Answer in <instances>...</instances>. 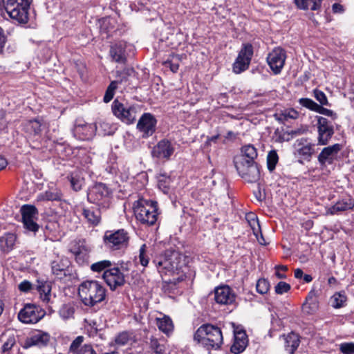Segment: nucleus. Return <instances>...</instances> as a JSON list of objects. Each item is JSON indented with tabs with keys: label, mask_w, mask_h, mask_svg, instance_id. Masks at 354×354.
Returning a JSON list of instances; mask_svg holds the SVG:
<instances>
[{
	"label": "nucleus",
	"mask_w": 354,
	"mask_h": 354,
	"mask_svg": "<svg viewBox=\"0 0 354 354\" xmlns=\"http://www.w3.org/2000/svg\"><path fill=\"white\" fill-rule=\"evenodd\" d=\"M194 340L208 351L221 348L223 338L220 328L206 324L201 326L194 335Z\"/></svg>",
	"instance_id": "1"
},
{
	"label": "nucleus",
	"mask_w": 354,
	"mask_h": 354,
	"mask_svg": "<svg viewBox=\"0 0 354 354\" xmlns=\"http://www.w3.org/2000/svg\"><path fill=\"white\" fill-rule=\"evenodd\" d=\"M106 288L95 280L83 281L78 288V294L82 303L87 306H94L106 298Z\"/></svg>",
	"instance_id": "2"
},
{
	"label": "nucleus",
	"mask_w": 354,
	"mask_h": 354,
	"mask_svg": "<svg viewBox=\"0 0 354 354\" xmlns=\"http://www.w3.org/2000/svg\"><path fill=\"white\" fill-rule=\"evenodd\" d=\"M133 208L136 218L140 223L153 225L156 223L158 216L156 201L139 198L134 202Z\"/></svg>",
	"instance_id": "3"
},
{
	"label": "nucleus",
	"mask_w": 354,
	"mask_h": 354,
	"mask_svg": "<svg viewBox=\"0 0 354 354\" xmlns=\"http://www.w3.org/2000/svg\"><path fill=\"white\" fill-rule=\"evenodd\" d=\"M183 256L176 250H166L164 254L156 258L153 263L161 274L174 272L180 268Z\"/></svg>",
	"instance_id": "4"
},
{
	"label": "nucleus",
	"mask_w": 354,
	"mask_h": 354,
	"mask_svg": "<svg viewBox=\"0 0 354 354\" xmlns=\"http://www.w3.org/2000/svg\"><path fill=\"white\" fill-rule=\"evenodd\" d=\"M30 3L28 0H6L5 9L12 19L19 24L28 21Z\"/></svg>",
	"instance_id": "5"
},
{
	"label": "nucleus",
	"mask_w": 354,
	"mask_h": 354,
	"mask_svg": "<svg viewBox=\"0 0 354 354\" xmlns=\"http://www.w3.org/2000/svg\"><path fill=\"white\" fill-rule=\"evenodd\" d=\"M234 162L239 176L248 183H254L261 178L260 169L256 162L249 163L242 157H235Z\"/></svg>",
	"instance_id": "6"
},
{
	"label": "nucleus",
	"mask_w": 354,
	"mask_h": 354,
	"mask_svg": "<svg viewBox=\"0 0 354 354\" xmlns=\"http://www.w3.org/2000/svg\"><path fill=\"white\" fill-rule=\"evenodd\" d=\"M88 201L102 208H107L110 204L111 193L103 183L93 185L87 194Z\"/></svg>",
	"instance_id": "7"
},
{
	"label": "nucleus",
	"mask_w": 354,
	"mask_h": 354,
	"mask_svg": "<svg viewBox=\"0 0 354 354\" xmlns=\"http://www.w3.org/2000/svg\"><path fill=\"white\" fill-rule=\"evenodd\" d=\"M129 240V234L123 229L115 231L108 230L103 236L104 245L112 250H120L127 248Z\"/></svg>",
	"instance_id": "8"
},
{
	"label": "nucleus",
	"mask_w": 354,
	"mask_h": 354,
	"mask_svg": "<svg viewBox=\"0 0 354 354\" xmlns=\"http://www.w3.org/2000/svg\"><path fill=\"white\" fill-rule=\"evenodd\" d=\"M45 315L42 309L32 304H26L18 314V319L24 324H35Z\"/></svg>",
	"instance_id": "9"
},
{
	"label": "nucleus",
	"mask_w": 354,
	"mask_h": 354,
	"mask_svg": "<svg viewBox=\"0 0 354 354\" xmlns=\"http://www.w3.org/2000/svg\"><path fill=\"white\" fill-rule=\"evenodd\" d=\"M108 124L100 122L99 127L95 124L84 123L82 121L77 122L73 129V135L75 138L81 140H86L91 139L95 132L100 130V128L106 127Z\"/></svg>",
	"instance_id": "10"
},
{
	"label": "nucleus",
	"mask_w": 354,
	"mask_h": 354,
	"mask_svg": "<svg viewBox=\"0 0 354 354\" xmlns=\"http://www.w3.org/2000/svg\"><path fill=\"white\" fill-rule=\"evenodd\" d=\"M252 55V46L250 44H243L233 64V71L239 74L247 70L250 64Z\"/></svg>",
	"instance_id": "11"
},
{
	"label": "nucleus",
	"mask_w": 354,
	"mask_h": 354,
	"mask_svg": "<svg viewBox=\"0 0 354 354\" xmlns=\"http://www.w3.org/2000/svg\"><path fill=\"white\" fill-rule=\"evenodd\" d=\"M316 118L317 120L318 143L321 145H326L334 134L333 125L328 119L324 117L317 116Z\"/></svg>",
	"instance_id": "12"
},
{
	"label": "nucleus",
	"mask_w": 354,
	"mask_h": 354,
	"mask_svg": "<svg viewBox=\"0 0 354 354\" xmlns=\"http://www.w3.org/2000/svg\"><path fill=\"white\" fill-rule=\"evenodd\" d=\"M157 120L149 113H145L140 118L137 129L142 133V137L147 138L151 136L156 131Z\"/></svg>",
	"instance_id": "13"
},
{
	"label": "nucleus",
	"mask_w": 354,
	"mask_h": 354,
	"mask_svg": "<svg viewBox=\"0 0 354 354\" xmlns=\"http://www.w3.org/2000/svg\"><path fill=\"white\" fill-rule=\"evenodd\" d=\"M113 114L123 122L132 124L136 118V109L133 106L125 107L118 100H115L112 105Z\"/></svg>",
	"instance_id": "14"
},
{
	"label": "nucleus",
	"mask_w": 354,
	"mask_h": 354,
	"mask_svg": "<svg viewBox=\"0 0 354 354\" xmlns=\"http://www.w3.org/2000/svg\"><path fill=\"white\" fill-rule=\"evenodd\" d=\"M286 59V51L281 48H275L267 57V62L274 74L281 73Z\"/></svg>",
	"instance_id": "15"
},
{
	"label": "nucleus",
	"mask_w": 354,
	"mask_h": 354,
	"mask_svg": "<svg viewBox=\"0 0 354 354\" xmlns=\"http://www.w3.org/2000/svg\"><path fill=\"white\" fill-rule=\"evenodd\" d=\"M103 279L111 290L122 286L125 283L124 272H120L117 268L111 267L103 273Z\"/></svg>",
	"instance_id": "16"
},
{
	"label": "nucleus",
	"mask_w": 354,
	"mask_h": 354,
	"mask_svg": "<svg viewBox=\"0 0 354 354\" xmlns=\"http://www.w3.org/2000/svg\"><path fill=\"white\" fill-rule=\"evenodd\" d=\"M315 145L310 142L308 140L301 138L297 140L295 144V154L299 156L304 160L309 161L315 153Z\"/></svg>",
	"instance_id": "17"
},
{
	"label": "nucleus",
	"mask_w": 354,
	"mask_h": 354,
	"mask_svg": "<svg viewBox=\"0 0 354 354\" xmlns=\"http://www.w3.org/2000/svg\"><path fill=\"white\" fill-rule=\"evenodd\" d=\"M174 152L173 144L168 140L159 141L153 148L152 156L158 158L169 159Z\"/></svg>",
	"instance_id": "18"
},
{
	"label": "nucleus",
	"mask_w": 354,
	"mask_h": 354,
	"mask_svg": "<svg viewBox=\"0 0 354 354\" xmlns=\"http://www.w3.org/2000/svg\"><path fill=\"white\" fill-rule=\"evenodd\" d=\"M50 339V335L48 333L43 330H35L26 338L25 346H44L48 344Z\"/></svg>",
	"instance_id": "19"
},
{
	"label": "nucleus",
	"mask_w": 354,
	"mask_h": 354,
	"mask_svg": "<svg viewBox=\"0 0 354 354\" xmlns=\"http://www.w3.org/2000/svg\"><path fill=\"white\" fill-rule=\"evenodd\" d=\"M341 149L342 146L339 144H335L324 148L318 156L319 162L322 166L326 164H332Z\"/></svg>",
	"instance_id": "20"
},
{
	"label": "nucleus",
	"mask_w": 354,
	"mask_h": 354,
	"mask_svg": "<svg viewBox=\"0 0 354 354\" xmlns=\"http://www.w3.org/2000/svg\"><path fill=\"white\" fill-rule=\"evenodd\" d=\"M215 301L216 303L228 305L235 301V295L231 288L227 286L218 287L215 290Z\"/></svg>",
	"instance_id": "21"
},
{
	"label": "nucleus",
	"mask_w": 354,
	"mask_h": 354,
	"mask_svg": "<svg viewBox=\"0 0 354 354\" xmlns=\"http://www.w3.org/2000/svg\"><path fill=\"white\" fill-rule=\"evenodd\" d=\"M83 336L77 337L71 343L68 354H96L90 344H82Z\"/></svg>",
	"instance_id": "22"
},
{
	"label": "nucleus",
	"mask_w": 354,
	"mask_h": 354,
	"mask_svg": "<svg viewBox=\"0 0 354 354\" xmlns=\"http://www.w3.org/2000/svg\"><path fill=\"white\" fill-rule=\"evenodd\" d=\"M1 341L3 344L1 346V352L3 354H17L19 347L16 344V339L14 335L10 333H5L1 335Z\"/></svg>",
	"instance_id": "23"
},
{
	"label": "nucleus",
	"mask_w": 354,
	"mask_h": 354,
	"mask_svg": "<svg viewBox=\"0 0 354 354\" xmlns=\"http://www.w3.org/2000/svg\"><path fill=\"white\" fill-rule=\"evenodd\" d=\"M24 130L29 138L38 140L41 135L42 124L37 118L28 120L24 124Z\"/></svg>",
	"instance_id": "24"
},
{
	"label": "nucleus",
	"mask_w": 354,
	"mask_h": 354,
	"mask_svg": "<svg viewBox=\"0 0 354 354\" xmlns=\"http://www.w3.org/2000/svg\"><path fill=\"white\" fill-rule=\"evenodd\" d=\"M248 339L246 333L243 330L234 332V342L231 347L232 352L237 354L243 352L248 345Z\"/></svg>",
	"instance_id": "25"
},
{
	"label": "nucleus",
	"mask_w": 354,
	"mask_h": 354,
	"mask_svg": "<svg viewBox=\"0 0 354 354\" xmlns=\"http://www.w3.org/2000/svg\"><path fill=\"white\" fill-rule=\"evenodd\" d=\"M353 207L354 200L350 197H346L338 201L334 205L329 207L327 213L333 215L341 212L352 209Z\"/></svg>",
	"instance_id": "26"
},
{
	"label": "nucleus",
	"mask_w": 354,
	"mask_h": 354,
	"mask_svg": "<svg viewBox=\"0 0 354 354\" xmlns=\"http://www.w3.org/2000/svg\"><path fill=\"white\" fill-rule=\"evenodd\" d=\"M246 218L249 223L250 226L251 227L253 234L256 236L258 242L263 245H266L267 244L264 237L261 231V227L259 223L258 218L254 214L250 213L246 215Z\"/></svg>",
	"instance_id": "27"
},
{
	"label": "nucleus",
	"mask_w": 354,
	"mask_h": 354,
	"mask_svg": "<svg viewBox=\"0 0 354 354\" xmlns=\"http://www.w3.org/2000/svg\"><path fill=\"white\" fill-rule=\"evenodd\" d=\"M82 215L88 223L94 226L97 225L101 221V212L99 208L84 207Z\"/></svg>",
	"instance_id": "28"
},
{
	"label": "nucleus",
	"mask_w": 354,
	"mask_h": 354,
	"mask_svg": "<svg viewBox=\"0 0 354 354\" xmlns=\"http://www.w3.org/2000/svg\"><path fill=\"white\" fill-rule=\"evenodd\" d=\"M126 44L124 41H119L111 46L110 56L112 59L118 63H124L126 60L124 51Z\"/></svg>",
	"instance_id": "29"
},
{
	"label": "nucleus",
	"mask_w": 354,
	"mask_h": 354,
	"mask_svg": "<svg viewBox=\"0 0 354 354\" xmlns=\"http://www.w3.org/2000/svg\"><path fill=\"white\" fill-rule=\"evenodd\" d=\"M156 324L158 329L163 333L169 336L174 330V324L171 319L167 315H163L162 317L156 319Z\"/></svg>",
	"instance_id": "30"
},
{
	"label": "nucleus",
	"mask_w": 354,
	"mask_h": 354,
	"mask_svg": "<svg viewBox=\"0 0 354 354\" xmlns=\"http://www.w3.org/2000/svg\"><path fill=\"white\" fill-rule=\"evenodd\" d=\"M16 235L12 233H6L0 237V250L4 253L10 252L15 246Z\"/></svg>",
	"instance_id": "31"
},
{
	"label": "nucleus",
	"mask_w": 354,
	"mask_h": 354,
	"mask_svg": "<svg viewBox=\"0 0 354 354\" xmlns=\"http://www.w3.org/2000/svg\"><path fill=\"white\" fill-rule=\"evenodd\" d=\"M51 283L48 281L42 282L37 287L41 299L46 304H52L53 298L55 297L51 293Z\"/></svg>",
	"instance_id": "32"
},
{
	"label": "nucleus",
	"mask_w": 354,
	"mask_h": 354,
	"mask_svg": "<svg viewBox=\"0 0 354 354\" xmlns=\"http://www.w3.org/2000/svg\"><path fill=\"white\" fill-rule=\"evenodd\" d=\"M71 252L73 254L76 261L79 263H83L87 258L88 250L86 248L82 243H75L70 249Z\"/></svg>",
	"instance_id": "33"
},
{
	"label": "nucleus",
	"mask_w": 354,
	"mask_h": 354,
	"mask_svg": "<svg viewBox=\"0 0 354 354\" xmlns=\"http://www.w3.org/2000/svg\"><path fill=\"white\" fill-rule=\"evenodd\" d=\"M299 345V339L296 333H290L284 337V347L289 354H293Z\"/></svg>",
	"instance_id": "34"
},
{
	"label": "nucleus",
	"mask_w": 354,
	"mask_h": 354,
	"mask_svg": "<svg viewBox=\"0 0 354 354\" xmlns=\"http://www.w3.org/2000/svg\"><path fill=\"white\" fill-rule=\"evenodd\" d=\"M62 197V194L60 190L57 189H50L44 193H41L37 196V200L39 201H60Z\"/></svg>",
	"instance_id": "35"
},
{
	"label": "nucleus",
	"mask_w": 354,
	"mask_h": 354,
	"mask_svg": "<svg viewBox=\"0 0 354 354\" xmlns=\"http://www.w3.org/2000/svg\"><path fill=\"white\" fill-rule=\"evenodd\" d=\"M237 157H242L250 163L251 162H255L254 159L257 157V151L252 145H247L241 148V154Z\"/></svg>",
	"instance_id": "36"
},
{
	"label": "nucleus",
	"mask_w": 354,
	"mask_h": 354,
	"mask_svg": "<svg viewBox=\"0 0 354 354\" xmlns=\"http://www.w3.org/2000/svg\"><path fill=\"white\" fill-rule=\"evenodd\" d=\"M150 348L156 353L162 354L166 351V340L163 337L152 336L150 338Z\"/></svg>",
	"instance_id": "37"
},
{
	"label": "nucleus",
	"mask_w": 354,
	"mask_h": 354,
	"mask_svg": "<svg viewBox=\"0 0 354 354\" xmlns=\"http://www.w3.org/2000/svg\"><path fill=\"white\" fill-rule=\"evenodd\" d=\"M295 1L300 9L316 10L320 7L322 0H295Z\"/></svg>",
	"instance_id": "38"
},
{
	"label": "nucleus",
	"mask_w": 354,
	"mask_h": 354,
	"mask_svg": "<svg viewBox=\"0 0 354 354\" xmlns=\"http://www.w3.org/2000/svg\"><path fill=\"white\" fill-rule=\"evenodd\" d=\"M75 305L73 303L69 302L63 304L59 310V315L64 320L73 317L75 313Z\"/></svg>",
	"instance_id": "39"
},
{
	"label": "nucleus",
	"mask_w": 354,
	"mask_h": 354,
	"mask_svg": "<svg viewBox=\"0 0 354 354\" xmlns=\"http://www.w3.org/2000/svg\"><path fill=\"white\" fill-rule=\"evenodd\" d=\"M132 333L124 331L119 333L115 338V344L118 346L131 344L134 341Z\"/></svg>",
	"instance_id": "40"
},
{
	"label": "nucleus",
	"mask_w": 354,
	"mask_h": 354,
	"mask_svg": "<svg viewBox=\"0 0 354 354\" xmlns=\"http://www.w3.org/2000/svg\"><path fill=\"white\" fill-rule=\"evenodd\" d=\"M22 219L36 218L37 210L36 207L30 205H24L21 207Z\"/></svg>",
	"instance_id": "41"
},
{
	"label": "nucleus",
	"mask_w": 354,
	"mask_h": 354,
	"mask_svg": "<svg viewBox=\"0 0 354 354\" xmlns=\"http://www.w3.org/2000/svg\"><path fill=\"white\" fill-rule=\"evenodd\" d=\"M317 308V304L315 298L309 295L306 300V302L303 304V310L306 313L311 314L315 312Z\"/></svg>",
	"instance_id": "42"
},
{
	"label": "nucleus",
	"mask_w": 354,
	"mask_h": 354,
	"mask_svg": "<svg viewBox=\"0 0 354 354\" xmlns=\"http://www.w3.org/2000/svg\"><path fill=\"white\" fill-rule=\"evenodd\" d=\"M346 301L344 293L336 292L330 298L331 306L335 308H339L344 306Z\"/></svg>",
	"instance_id": "43"
},
{
	"label": "nucleus",
	"mask_w": 354,
	"mask_h": 354,
	"mask_svg": "<svg viewBox=\"0 0 354 354\" xmlns=\"http://www.w3.org/2000/svg\"><path fill=\"white\" fill-rule=\"evenodd\" d=\"M113 266V263L109 260H103L100 261L96 263H93L91 266V269L93 272H100L102 271H105L111 268Z\"/></svg>",
	"instance_id": "44"
},
{
	"label": "nucleus",
	"mask_w": 354,
	"mask_h": 354,
	"mask_svg": "<svg viewBox=\"0 0 354 354\" xmlns=\"http://www.w3.org/2000/svg\"><path fill=\"white\" fill-rule=\"evenodd\" d=\"M122 81V80H121V81H120V82L121 83ZM118 83H119V81H118V80L112 81L110 83V84L109 85V86L107 87V88L106 90V92H105V94L104 96L103 100H104V102H106V103L109 102L113 98L115 91L118 87Z\"/></svg>",
	"instance_id": "45"
},
{
	"label": "nucleus",
	"mask_w": 354,
	"mask_h": 354,
	"mask_svg": "<svg viewBox=\"0 0 354 354\" xmlns=\"http://www.w3.org/2000/svg\"><path fill=\"white\" fill-rule=\"evenodd\" d=\"M180 58L178 55H172L170 59L165 61L163 64L166 68H169L173 73H176L179 68Z\"/></svg>",
	"instance_id": "46"
},
{
	"label": "nucleus",
	"mask_w": 354,
	"mask_h": 354,
	"mask_svg": "<svg viewBox=\"0 0 354 354\" xmlns=\"http://www.w3.org/2000/svg\"><path fill=\"white\" fill-rule=\"evenodd\" d=\"M279 156L275 150L270 151L267 156L268 169L272 171L275 169L276 165L278 162Z\"/></svg>",
	"instance_id": "47"
},
{
	"label": "nucleus",
	"mask_w": 354,
	"mask_h": 354,
	"mask_svg": "<svg viewBox=\"0 0 354 354\" xmlns=\"http://www.w3.org/2000/svg\"><path fill=\"white\" fill-rule=\"evenodd\" d=\"M299 102L302 106L315 112L317 111L319 106V104H317L310 98H300L299 100Z\"/></svg>",
	"instance_id": "48"
},
{
	"label": "nucleus",
	"mask_w": 354,
	"mask_h": 354,
	"mask_svg": "<svg viewBox=\"0 0 354 354\" xmlns=\"http://www.w3.org/2000/svg\"><path fill=\"white\" fill-rule=\"evenodd\" d=\"M69 179L71 187L75 191L77 192L82 189L84 184L83 178L78 177L77 174L73 173L69 177Z\"/></svg>",
	"instance_id": "49"
},
{
	"label": "nucleus",
	"mask_w": 354,
	"mask_h": 354,
	"mask_svg": "<svg viewBox=\"0 0 354 354\" xmlns=\"http://www.w3.org/2000/svg\"><path fill=\"white\" fill-rule=\"evenodd\" d=\"M257 291L261 294H266L268 292L270 288V283L268 281L265 279H260L257 283Z\"/></svg>",
	"instance_id": "50"
},
{
	"label": "nucleus",
	"mask_w": 354,
	"mask_h": 354,
	"mask_svg": "<svg viewBox=\"0 0 354 354\" xmlns=\"http://www.w3.org/2000/svg\"><path fill=\"white\" fill-rule=\"evenodd\" d=\"M36 218L22 219L24 227L30 231L35 232L39 230V225L35 222Z\"/></svg>",
	"instance_id": "51"
},
{
	"label": "nucleus",
	"mask_w": 354,
	"mask_h": 354,
	"mask_svg": "<svg viewBox=\"0 0 354 354\" xmlns=\"http://www.w3.org/2000/svg\"><path fill=\"white\" fill-rule=\"evenodd\" d=\"M314 97L320 103V105L328 106L329 103L325 93L319 90H314Z\"/></svg>",
	"instance_id": "52"
},
{
	"label": "nucleus",
	"mask_w": 354,
	"mask_h": 354,
	"mask_svg": "<svg viewBox=\"0 0 354 354\" xmlns=\"http://www.w3.org/2000/svg\"><path fill=\"white\" fill-rule=\"evenodd\" d=\"M53 273L59 278H62L63 275H65V270L62 266L57 261H53L51 266Z\"/></svg>",
	"instance_id": "53"
},
{
	"label": "nucleus",
	"mask_w": 354,
	"mask_h": 354,
	"mask_svg": "<svg viewBox=\"0 0 354 354\" xmlns=\"http://www.w3.org/2000/svg\"><path fill=\"white\" fill-rule=\"evenodd\" d=\"M339 350L343 354H354V343L344 342L339 345Z\"/></svg>",
	"instance_id": "54"
},
{
	"label": "nucleus",
	"mask_w": 354,
	"mask_h": 354,
	"mask_svg": "<svg viewBox=\"0 0 354 354\" xmlns=\"http://www.w3.org/2000/svg\"><path fill=\"white\" fill-rule=\"evenodd\" d=\"M275 292L279 295H282L288 292L290 289V284L284 281L279 282L275 286Z\"/></svg>",
	"instance_id": "55"
},
{
	"label": "nucleus",
	"mask_w": 354,
	"mask_h": 354,
	"mask_svg": "<svg viewBox=\"0 0 354 354\" xmlns=\"http://www.w3.org/2000/svg\"><path fill=\"white\" fill-rule=\"evenodd\" d=\"M324 105H319L317 113L323 114L324 115L330 117L333 120H335L337 118V113L333 111L323 107Z\"/></svg>",
	"instance_id": "56"
},
{
	"label": "nucleus",
	"mask_w": 354,
	"mask_h": 354,
	"mask_svg": "<svg viewBox=\"0 0 354 354\" xmlns=\"http://www.w3.org/2000/svg\"><path fill=\"white\" fill-rule=\"evenodd\" d=\"M140 262L142 266H147L149 263V258L145 254V245H142L140 249Z\"/></svg>",
	"instance_id": "57"
},
{
	"label": "nucleus",
	"mask_w": 354,
	"mask_h": 354,
	"mask_svg": "<svg viewBox=\"0 0 354 354\" xmlns=\"http://www.w3.org/2000/svg\"><path fill=\"white\" fill-rule=\"evenodd\" d=\"M282 115L286 120L296 119L299 116V113L296 110L290 109L285 110Z\"/></svg>",
	"instance_id": "58"
},
{
	"label": "nucleus",
	"mask_w": 354,
	"mask_h": 354,
	"mask_svg": "<svg viewBox=\"0 0 354 354\" xmlns=\"http://www.w3.org/2000/svg\"><path fill=\"white\" fill-rule=\"evenodd\" d=\"M32 283L28 280H24L18 286L19 290L23 292H28L32 290Z\"/></svg>",
	"instance_id": "59"
},
{
	"label": "nucleus",
	"mask_w": 354,
	"mask_h": 354,
	"mask_svg": "<svg viewBox=\"0 0 354 354\" xmlns=\"http://www.w3.org/2000/svg\"><path fill=\"white\" fill-rule=\"evenodd\" d=\"M129 263H122L120 266H115L117 268L120 272H124V277L126 278V277L129 274Z\"/></svg>",
	"instance_id": "60"
},
{
	"label": "nucleus",
	"mask_w": 354,
	"mask_h": 354,
	"mask_svg": "<svg viewBox=\"0 0 354 354\" xmlns=\"http://www.w3.org/2000/svg\"><path fill=\"white\" fill-rule=\"evenodd\" d=\"M332 11L334 14H342L344 12V8L340 3H335L332 5Z\"/></svg>",
	"instance_id": "61"
},
{
	"label": "nucleus",
	"mask_w": 354,
	"mask_h": 354,
	"mask_svg": "<svg viewBox=\"0 0 354 354\" xmlns=\"http://www.w3.org/2000/svg\"><path fill=\"white\" fill-rule=\"evenodd\" d=\"M158 187L160 189L162 190L164 193H167L169 190V186L166 181H163L162 180H158Z\"/></svg>",
	"instance_id": "62"
},
{
	"label": "nucleus",
	"mask_w": 354,
	"mask_h": 354,
	"mask_svg": "<svg viewBox=\"0 0 354 354\" xmlns=\"http://www.w3.org/2000/svg\"><path fill=\"white\" fill-rule=\"evenodd\" d=\"M6 42V37L3 34V31L1 28H0V54L3 51V46Z\"/></svg>",
	"instance_id": "63"
},
{
	"label": "nucleus",
	"mask_w": 354,
	"mask_h": 354,
	"mask_svg": "<svg viewBox=\"0 0 354 354\" xmlns=\"http://www.w3.org/2000/svg\"><path fill=\"white\" fill-rule=\"evenodd\" d=\"M295 277L297 279H301L304 276L303 270L300 268H297L294 272Z\"/></svg>",
	"instance_id": "64"
}]
</instances>
